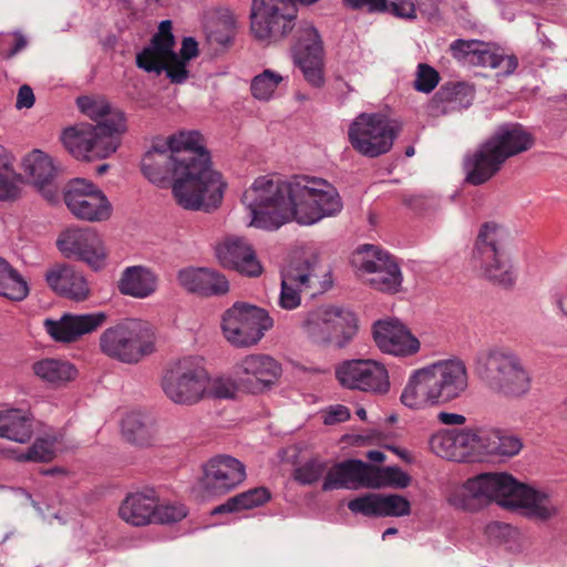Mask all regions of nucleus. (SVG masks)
I'll return each mask as SVG.
<instances>
[{
	"label": "nucleus",
	"mask_w": 567,
	"mask_h": 567,
	"mask_svg": "<svg viewBox=\"0 0 567 567\" xmlns=\"http://www.w3.org/2000/svg\"><path fill=\"white\" fill-rule=\"evenodd\" d=\"M29 293L27 282L9 262L0 258V296L13 300H23Z\"/></svg>",
	"instance_id": "nucleus-41"
},
{
	"label": "nucleus",
	"mask_w": 567,
	"mask_h": 567,
	"mask_svg": "<svg viewBox=\"0 0 567 567\" xmlns=\"http://www.w3.org/2000/svg\"><path fill=\"white\" fill-rule=\"evenodd\" d=\"M373 337L382 352L396 357L411 355L420 349V341L394 319L378 321L373 327Z\"/></svg>",
	"instance_id": "nucleus-23"
},
{
	"label": "nucleus",
	"mask_w": 567,
	"mask_h": 567,
	"mask_svg": "<svg viewBox=\"0 0 567 567\" xmlns=\"http://www.w3.org/2000/svg\"><path fill=\"white\" fill-rule=\"evenodd\" d=\"M396 532L395 528L390 527L383 532L382 538L385 539L388 536L396 534Z\"/></svg>",
	"instance_id": "nucleus-62"
},
{
	"label": "nucleus",
	"mask_w": 567,
	"mask_h": 567,
	"mask_svg": "<svg viewBox=\"0 0 567 567\" xmlns=\"http://www.w3.org/2000/svg\"><path fill=\"white\" fill-rule=\"evenodd\" d=\"M394 257L386 250L375 245H362L352 254L351 264L357 275L368 285L369 276L381 269L388 275L393 270Z\"/></svg>",
	"instance_id": "nucleus-32"
},
{
	"label": "nucleus",
	"mask_w": 567,
	"mask_h": 567,
	"mask_svg": "<svg viewBox=\"0 0 567 567\" xmlns=\"http://www.w3.org/2000/svg\"><path fill=\"white\" fill-rule=\"evenodd\" d=\"M34 103V94L30 86L22 85L18 92L17 96V107L23 109V107H31Z\"/></svg>",
	"instance_id": "nucleus-58"
},
{
	"label": "nucleus",
	"mask_w": 567,
	"mask_h": 567,
	"mask_svg": "<svg viewBox=\"0 0 567 567\" xmlns=\"http://www.w3.org/2000/svg\"><path fill=\"white\" fill-rule=\"evenodd\" d=\"M219 264L247 277H258L262 266L251 245L244 238L229 236L216 247Z\"/></svg>",
	"instance_id": "nucleus-22"
},
{
	"label": "nucleus",
	"mask_w": 567,
	"mask_h": 567,
	"mask_svg": "<svg viewBox=\"0 0 567 567\" xmlns=\"http://www.w3.org/2000/svg\"><path fill=\"white\" fill-rule=\"evenodd\" d=\"M533 145L532 135L519 124L499 126L495 133L465 162L466 179L481 185L494 176L504 162L527 151Z\"/></svg>",
	"instance_id": "nucleus-5"
},
{
	"label": "nucleus",
	"mask_w": 567,
	"mask_h": 567,
	"mask_svg": "<svg viewBox=\"0 0 567 567\" xmlns=\"http://www.w3.org/2000/svg\"><path fill=\"white\" fill-rule=\"evenodd\" d=\"M61 450V442L55 436L47 435L39 437L28 450L18 458L20 461L50 462Z\"/></svg>",
	"instance_id": "nucleus-44"
},
{
	"label": "nucleus",
	"mask_w": 567,
	"mask_h": 567,
	"mask_svg": "<svg viewBox=\"0 0 567 567\" xmlns=\"http://www.w3.org/2000/svg\"><path fill=\"white\" fill-rule=\"evenodd\" d=\"M243 205L249 212V226L275 230L296 221L313 225L341 212V197L333 185L308 175L281 179L257 177L244 192Z\"/></svg>",
	"instance_id": "nucleus-2"
},
{
	"label": "nucleus",
	"mask_w": 567,
	"mask_h": 567,
	"mask_svg": "<svg viewBox=\"0 0 567 567\" xmlns=\"http://www.w3.org/2000/svg\"><path fill=\"white\" fill-rule=\"evenodd\" d=\"M33 433L32 415L27 409H2L0 410V436L25 443Z\"/></svg>",
	"instance_id": "nucleus-34"
},
{
	"label": "nucleus",
	"mask_w": 567,
	"mask_h": 567,
	"mask_svg": "<svg viewBox=\"0 0 567 567\" xmlns=\"http://www.w3.org/2000/svg\"><path fill=\"white\" fill-rule=\"evenodd\" d=\"M33 374L52 388H61L78 377V369L63 359L45 358L32 364Z\"/></svg>",
	"instance_id": "nucleus-35"
},
{
	"label": "nucleus",
	"mask_w": 567,
	"mask_h": 567,
	"mask_svg": "<svg viewBox=\"0 0 567 567\" xmlns=\"http://www.w3.org/2000/svg\"><path fill=\"white\" fill-rule=\"evenodd\" d=\"M76 105L96 124L80 123L64 128L61 134L64 148L84 162L110 157L120 147L121 137L127 130L125 115L100 95L79 96Z\"/></svg>",
	"instance_id": "nucleus-3"
},
{
	"label": "nucleus",
	"mask_w": 567,
	"mask_h": 567,
	"mask_svg": "<svg viewBox=\"0 0 567 567\" xmlns=\"http://www.w3.org/2000/svg\"><path fill=\"white\" fill-rule=\"evenodd\" d=\"M268 499L269 493L266 488H252L230 498L225 505L218 508V512L249 509L262 505Z\"/></svg>",
	"instance_id": "nucleus-45"
},
{
	"label": "nucleus",
	"mask_w": 567,
	"mask_h": 567,
	"mask_svg": "<svg viewBox=\"0 0 567 567\" xmlns=\"http://www.w3.org/2000/svg\"><path fill=\"white\" fill-rule=\"evenodd\" d=\"M303 332L319 344L344 346L357 332L353 312L333 306H322L303 315Z\"/></svg>",
	"instance_id": "nucleus-14"
},
{
	"label": "nucleus",
	"mask_w": 567,
	"mask_h": 567,
	"mask_svg": "<svg viewBox=\"0 0 567 567\" xmlns=\"http://www.w3.org/2000/svg\"><path fill=\"white\" fill-rule=\"evenodd\" d=\"M246 478V467L227 454H218L207 460L202 466L198 484L209 496H220L229 493Z\"/></svg>",
	"instance_id": "nucleus-19"
},
{
	"label": "nucleus",
	"mask_w": 567,
	"mask_h": 567,
	"mask_svg": "<svg viewBox=\"0 0 567 567\" xmlns=\"http://www.w3.org/2000/svg\"><path fill=\"white\" fill-rule=\"evenodd\" d=\"M27 45L25 38L20 33L6 34L0 40V53L7 58L12 56Z\"/></svg>",
	"instance_id": "nucleus-55"
},
{
	"label": "nucleus",
	"mask_w": 567,
	"mask_h": 567,
	"mask_svg": "<svg viewBox=\"0 0 567 567\" xmlns=\"http://www.w3.org/2000/svg\"><path fill=\"white\" fill-rule=\"evenodd\" d=\"M430 447L442 458L473 462L472 426L440 430L431 436Z\"/></svg>",
	"instance_id": "nucleus-24"
},
{
	"label": "nucleus",
	"mask_w": 567,
	"mask_h": 567,
	"mask_svg": "<svg viewBox=\"0 0 567 567\" xmlns=\"http://www.w3.org/2000/svg\"><path fill=\"white\" fill-rule=\"evenodd\" d=\"M339 382L349 389L373 393H386L390 389L385 367L374 360H352L341 364L336 371Z\"/></svg>",
	"instance_id": "nucleus-20"
},
{
	"label": "nucleus",
	"mask_w": 567,
	"mask_h": 567,
	"mask_svg": "<svg viewBox=\"0 0 567 567\" xmlns=\"http://www.w3.org/2000/svg\"><path fill=\"white\" fill-rule=\"evenodd\" d=\"M353 9H364L369 12L391 11L396 17L414 18L415 6L412 0H343Z\"/></svg>",
	"instance_id": "nucleus-39"
},
{
	"label": "nucleus",
	"mask_w": 567,
	"mask_h": 567,
	"mask_svg": "<svg viewBox=\"0 0 567 567\" xmlns=\"http://www.w3.org/2000/svg\"><path fill=\"white\" fill-rule=\"evenodd\" d=\"M507 509L517 511L535 522H548L559 513L558 502L548 493L516 481Z\"/></svg>",
	"instance_id": "nucleus-21"
},
{
	"label": "nucleus",
	"mask_w": 567,
	"mask_h": 567,
	"mask_svg": "<svg viewBox=\"0 0 567 567\" xmlns=\"http://www.w3.org/2000/svg\"><path fill=\"white\" fill-rule=\"evenodd\" d=\"M378 516H405L410 514V502L396 494L382 495L379 494Z\"/></svg>",
	"instance_id": "nucleus-48"
},
{
	"label": "nucleus",
	"mask_w": 567,
	"mask_h": 567,
	"mask_svg": "<svg viewBox=\"0 0 567 567\" xmlns=\"http://www.w3.org/2000/svg\"><path fill=\"white\" fill-rule=\"evenodd\" d=\"M56 246L66 258L82 261L95 271L106 266L109 250L103 236L94 228H68L60 234Z\"/></svg>",
	"instance_id": "nucleus-16"
},
{
	"label": "nucleus",
	"mask_w": 567,
	"mask_h": 567,
	"mask_svg": "<svg viewBox=\"0 0 567 567\" xmlns=\"http://www.w3.org/2000/svg\"><path fill=\"white\" fill-rule=\"evenodd\" d=\"M509 528L508 525H502L497 522H494V523H491L486 526V534L488 536H492L494 535L496 532H503V530H507Z\"/></svg>",
	"instance_id": "nucleus-60"
},
{
	"label": "nucleus",
	"mask_w": 567,
	"mask_h": 567,
	"mask_svg": "<svg viewBox=\"0 0 567 567\" xmlns=\"http://www.w3.org/2000/svg\"><path fill=\"white\" fill-rule=\"evenodd\" d=\"M157 287V274L142 265L126 267L117 280L118 291L136 299L148 298L155 293Z\"/></svg>",
	"instance_id": "nucleus-31"
},
{
	"label": "nucleus",
	"mask_w": 567,
	"mask_h": 567,
	"mask_svg": "<svg viewBox=\"0 0 567 567\" xmlns=\"http://www.w3.org/2000/svg\"><path fill=\"white\" fill-rule=\"evenodd\" d=\"M107 168H109V165H106V164H103V165L99 166L97 167V174L99 175L104 174L107 171Z\"/></svg>",
	"instance_id": "nucleus-64"
},
{
	"label": "nucleus",
	"mask_w": 567,
	"mask_h": 567,
	"mask_svg": "<svg viewBox=\"0 0 567 567\" xmlns=\"http://www.w3.org/2000/svg\"><path fill=\"white\" fill-rule=\"evenodd\" d=\"M235 30L236 21L234 17L231 14H225L219 19L216 30L210 31L209 39L219 44L226 45L234 38Z\"/></svg>",
	"instance_id": "nucleus-53"
},
{
	"label": "nucleus",
	"mask_w": 567,
	"mask_h": 567,
	"mask_svg": "<svg viewBox=\"0 0 567 567\" xmlns=\"http://www.w3.org/2000/svg\"><path fill=\"white\" fill-rule=\"evenodd\" d=\"M439 420L443 424L447 425H461L465 422V417L463 415L447 412H441L439 414Z\"/></svg>",
	"instance_id": "nucleus-59"
},
{
	"label": "nucleus",
	"mask_w": 567,
	"mask_h": 567,
	"mask_svg": "<svg viewBox=\"0 0 567 567\" xmlns=\"http://www.w3.org/2000/svg\"><path fill=\"white\" fill-rule=\"evenodd\" d=\"M281 364L266 353H249L241 357L231 368L240 390L261 393L270 389L281 377Z\"/></svg>",
	"instance_id": "nucleus-17"
},
{
	"label": "nucleus",
	"mask_w": 567,
	"mask_h": 567,
	"mask_svg": "<svg viewBox=\"0 0 567 567\" xmlns=\"http://www.w3.org/2000/svg\"><path fill=\"white\" fill-rule=\"evenodd\" d=\"M187 516V508L184 504L177 501H163L158 502L155 496L154 505V523L157 524H174L181 522Z\"/></svg>",
	"instance_id": "nucleus-47"
},
{
	"label": "nucleus",
	"mask_w": 567,
	"mask_h": 567,
	"mask_svg": "<svg viewBox=\"0 0 567 567\" xmlns=\"http://www.w3.org/2000/svg\"><path fill=\"white\" fill-rule=\"evenodd\" d=\"M473 462H481L496 451L497 430L472 426Z\"/></svg>",
	"instance_id": "nucleus-43"
},
{
	"label": "nucleus",
	"mask_w": 567,
	"mask_h": 567,
	"mask_svg": "<svg viewBox=\"0 0 567 567\" xmlns=\"http://www.w3.org/2000/svg\"><path fill=\"white\" fill-rule=\"evenodd\" d=\"M396 125L381 114L362 113L351 123L348 135L354 150L375 157L386 153L396 136Z\"/></svg>",
	"instance_id": "nucleus-15"
},
{
	"label": "nucleus",
	"mask_w": 567,
	"mask_h": 567,
	"mask_svg": "<svg viewBox=\"0 0 567 567\" xmlns=\"http://www.w3.org/2000/svg\"><path fill=\"white\" fill-rule=\"evenodd\" d=\"M155 337L148 322L126 319L105 329L99 347L103 354L122 363H137L154 351Z\"/></svg>",
	"instance_id": "nucleus-10"
},
{
	"label": "nucleus",
	"mask_w": 567,
	"mask_h": 567,
	"mask_svg": "<svg viewBox=\"0 0 567 567\" xmlns=\"http://www.w3.org/2000/svg\"><path fill=\"white\" fill-rule=\"evenodd\" d=\"M181 287L203 297L224 296L229 291L225 275L213 268L187 267L177 274Z\"/></svg>",
	"instance_id": "nucleus-27"
},
{
	"label": "nucleus",
	"mask_w": 567,
	"mask_h": 567,
	"mask_svg": "<svg viewBox=\"0 0 567 567\" xmlns=\"http://www.w3.org/2000/svg\"><path fill=\"white\" fill-rule=\"evenodd\" d=\"M368 488L379 489L383 487L404 488L409 486L411 477L408 473L396 466H372L369 465Z\"/></svg>",
	"instance_id": "nucleus-40"
},
{
	"label": "nucleus",
	"mask_w": 567,
	"mask_h": 567,
	"mask_svg": "<svg viewBox=\"0 0 567 567\" xmlns=\"http://www.w3.org/2000/svg\"><path fill=\"white\" fill-rule=\"evenodd\" d=\"M466 388L465 364L460 360H443L412 371L400 402L410 410H426L457 399Z\"/></svg>",
	"instance_id": "nucleus-4"
},
{
	"label": "nucleus",
	"mask_w": 567,
	"mask_h": 567,
	"mask_svg": "<svg viewBox=\"0 0 567 567\" xmlns=\"http://www.w3.org/2000/svg\"><path fill=\"white\" fill-rule=\"evenodd\" d=\"M523 444L520 440L511 434H506L501 430H497V439H496V451H494V455L497 456H514L518 454L522 450Z\"/></svg>",
	"instance_id": "nucleus-54"
},
{
	"label": "nucleus",
	"mask_w": 567,
	"mask_h": 567,
	"mask_svg": "<svg viewBox=\"0 0 567 567\" xmlns=\"http://www.w3.org/2000/svg\"><path fill=\"white\" fill-rule=\"evenodd\" d=\"M142 172L154 185L172 187L176 203L188 210L217 208L225 182L212 169L204 137L197 131H179L153 145L142 159Z\"/></svg>",
	"instance_id": "nucleus-1"
},
{
	"label": "nucleus",
	"mask_w": 567,
	"mask_h": 567,
	"mask_svg": "<svg viewBox=\"0 0 567 567\" xmlns=\"http://www.w3.org/2000/svg\"><path fill=\"white\" fill-rule=\"evenodd\" d=\"M48 286L58 295L75 301L90 296V286L84 275L73 266L56 264L45 275Z\"/></svg>",
	"instance_id": "nucleus-29"
},
{
	"label": "nucleus",
	"mask_w": 567,
	"mask_h": 567,
	"mask_svg": "<svg viewBox=\"0 0 567 567\" xmlns=\"http://www.w3.org/2000/svg\"><path fill=\"white\" fill-rule=\"evenodd\" d=\"M272 327L274 319L266 309L247 302H235L221 315L223 337L239 349L258 344Z\"/></svg>",
	"instance_id": "nucleus-13"
},
{
	"label": "nucleus",
	"mask_w": 567,
	"mask_h": 567,
	"mask_svg": "<svg viewBox=\"0 0 567 567\" xmlns=\"http://www.w3.org/2000/svg\"><path fill=\"white\" fill-rule=\"evenodd\" d=\"M122 432L127 441L137 445H146L152 440V429L146 416L140 412H131L122 420Z\"/></svg>",
	"instance_id": "nucleus-42"
},
{
	"label": "nucleus",
	"mask_w": 567,
	"mask_h": 567,
	"mask_svg": "<svg viewBox=\"0 0 567 567\" xmlns=\"http://www.w3.org/2000/svg\"><path fill=\"white\" fill-rule=\"evenodd\" d=\"M64 202L76 218L86 221L107 220L113 210L105 194L96 185L82 178L70 182Z\"/></svg>",
	"instance_id": "nucleus-18"
},
{
	"label": "nucleus",
	"mask_w": 567,
	"mask_h": 567,
	"mask_svg": "<svg viewBox=\"0 0 567 567\" xmlns=\"http://www.w3.org/2000/svg\"><path fill=\"white\" fill-rule=\"evenodd\" d=\"M450 50L457 60L474 65L501 69L504 73H512L517 68V59L491 51L487 45L476 40H456L451 43Z\"/></svg>",
	"instance_id": "nucleus-25"
},
{
	"label": "nucleus",
	"mask_w": 567,
	"mask_h": 567,
	"mask_svg": "<svg viewBox=\"0 0 567 567\" xmlns=\"http://www.w3.org/2000/svg\"><path fill=\"white\" fill-rule=\"evenodd\" d=\"M473 99V86L464 82L446 83L435 94V100L442 104L444 112L466 109Z\"/></svg>",
	"instance_id": "nucleus-37"
},
{
	"label": "nucleus",
	"mask_w": 567,
	"mask_h": 567,
	"mask_svg": "<svg viewBox=\"0 0 567 567\" xmlns=\"http://www.w3.org/2000/svg\"><path fill=\"white\" fill-rule=\"evenodd\" d=\"M171 29V21L161 22L151 44L137 54L136 63L147 72L166 71L171 82L183 83L188 78L186 63L198 54V44L193 38H185L181 55H177L173 50L174 37Z\"/></svg>",
	"instance_id": "nucleus-7"
},
{
	"label": "nucleus",
	"mask_w": 567,
	"mask_h": 567,
	"mask_svg": "<svg viewBox=\"0 0 567 567\" xmlns=\"http://www.w3.org/2000/svg\"><path fill=\"white\" fill-rule=\"evenodd\" d=\"M378 499L379 494L368 493L349 501L348 508L354 514L378 516Z\"/></svg>",
	"instance_id": "nucleus-51"
},
{
	"label": "nucleus",
	"mask_w": 567,
	"mask_h": 567,
	"mask_svg": "<svg viewBox=\"0 0 567 567\" xmlns=\"http://www.w3.org/2000/svg\"><path fill=\"white\" fill-rule=\"evenodd\" d=\"M439 80L440 75L432 66L421 63L416 70L414 87L420 92L429 93L437 85Z\"/></svg>",
	"instance_id": "nucleus-52"
},
{
	"label": "nucleus",
	"mask_w": 567,
	"mask_h": 567,
	"mask_svg": "<svg viewBox=\"0 0 567 567\" xmlns=\"http://www.w3.org/2000/svg\"><path fill=\"white\" fill-rule=\"evenodd\" d=\"M350 417L348 408L343 405H334L326 410L323 413V422L327 425H333L347 421Z\"/></svg>",
	"instance_id": "nucleus-56"
},
{
	"label": "nucleus",
	"mask_w": 567,
	"mask_h": 567,
	"mask_svg": "<svg viewBox=\"0 0 567 567\" xmlns=\"http://www.w3.org/2000/svg\"><path fill=\"white\" fill-rule=\"evenodd\" d=\"M369 464L359 460H347L332 465L322 484L323 491L339 488H368Z\"/></svg>",
	"instance_id": "nucleus-30"
},
{
	"label": "nucleus",
	"mask_w": 567,
	"mask_h": 567,
	"mask_svg": "<svg viewBox=\"0 0 567 567\" xmlns=\"http://www.w3.org/2000/svg\"><path fill=\"white\" fill-rule=\"evenodd\" d=\"M23 184V176L16 172L12 156L0 146V200L17 199Z\"/></svg>",
	"instance_id": "nucleus-36"
},
{
	"label": "nucleus",
	"mask_w": 567,
	"mask_h": 567,
	"mask_svg": "<svg viewBox=\"0 0 567 567\" xmlns=\"http://www.w3.org/2000/svg\"><path fill=\"white\" fill-rule=\"evenodd\" d=\"M208 384L206 385V398L228 399L233 398L237 390H240L236 378L216 377L208 374Z\"/></svg>",
	"instance_id": "nucleus-49"
},
{
	"label": "nucleus",
	"mask_w": 567,
	"mask_h": 567,
	"mask_svg": "<svg viewBox=\"0 0 567 567\" xmlns=\"http://www.w3.org/2000/svg\"><path fill=\"white\" fill-rule=\"evenodd\" d=\"M367 457L372 462L382 463L385 460V455L383 452L378 450H372L367 453Z\"/></svg>",
	"instance_id": "nucleus-61"
},
{
	"label": "nucleus",
	"mask_w": 567,
	"mask_h": 567,
	"mask_svg": "<svg viewBox=\"0 0 567 567\" xmlns=\"http://www.w3.org/2000/svg\"><path fill=\"white\" fill-rule=\"evenodd\" d=\"M368 285L379 291L396 293L402 285V272L396 259H393V270L388 275L381 269L368 278Z\"/></svg>",
	"instance_id": "nucleus-46"
},
{
	"label": "nucleus",
	"mask_w": 567,
	"mask_h": 567,
	"mask_svg": "<svg viewBox=\"0 0 567 567\" xmlns=\"http://www.w3.org/2000/svg\"><path fill=\"white\" fill-rule=\"evenodd\" d=\"M357 415L361 419V420H365L367 417V411L362 408L358 409L357 410Z\"/></svg>",
	"instance_id": "nucleus-63"
},
{
	"label": "nucleus",
	"mask_w": 567,
	"mask_h": 567,
	"mask_svg": "<svg viewBox=\"0 0 567 567\" xmlns=\"http://www.w3.org/2000/svg\"><path fill=\"white\" fill-rule=\"evenodd\" d=\"M550 299L557 316L567 323V288L554 291Z\"/></svg>",
	"instance_id": "nucleus-57"
},
{
	"label": "nucleus",
	"mask_w": 567,
	"mask_h": 567,
	"mask_svg": "<svg viewBox=\"0 0 567 567\" xmlns=\"http://www.w3.org/2000/svg\"><path fill=\"white\" fill-rule=\"evenodd\" d=\"M516 481L507 473H483L453 487L447 502L467 512H476L493 502L508 508Z\"/></svg>",
	"instance_id": "nucleus-8"
},
{
	"label": "nucleus",
	"mask_w": 567,
	"mask_h": 567,
	"mask_svg": "<svg viewBox=\"0 0 567 567\" xmlns=\"http://www.w3.org/2000/svg\"><path fill=\"white\" fill-rule=\"evenodd\" d=\"M24 175L29 178L42 195L50 202L58 196V187L54 184L58 167L53 158L40 150L28 153L21 163Z\"/></svg>",
	"instance_id": "nucleus-26"
},
{
	"label": "nucleus",
	"mask_w": 567,
	"mask_h": 567,
	"mask_svg": "<svg viewBox=\"0 0 567 567\" xmlns=\"http://www.w3.org/2000/svg\"><path fill=\"white\" fill-rule=\"evenodd\" d=\"M155 496L153 491L128 494L120 505V517L133 526L154 523Z\"/></svg>",
	"instance_id": "nucleus-33"
},
{
	"label": "nucleus",
	"mask_w": 567,
	"mask_h": 567,
	"mask_svg": "<svg viewBox=\"0 0 567 567\" xmlns=\"http://www.w3.org/2000/svg\"><path fill=\"white\" fill-rule=\"evenodd\" d=\"M106 316L102 312L86 315H64L60 320H45L47 332L60 342H72L90 333L104 323Z\"/></svg>",
	"instance_id": "nucleus-28"
},
{
	"label": "nucleus",
	"mask_w": 567,
	"mask_h": 567,
	"mask_svg": "<svg viewBox=\"0 0 567 567\" xmlns=\"http://www.w3.org/2000/svg\"><path fill=\"white\" fill-rule=\"evenodd\" d=\"M208 371L200 355H186L174 362L163 374L161 386L175 404L192 406L206 399Z\"/></svg>",
	"instance_id": "nucleus-12"
},
{
	"label": "nucleus",
	"mask_w": 567,
	"mask_h": 567,
	"mask_svg": "<svg viewBox=\"0 0 567 567\" xmlns=\"http://www.w3.org/2000/svg\"><path fill=\"white\" fill-rule=\"evenodd\" d=\"M505 236L506 231L501 225L484 223L476 237L472 262L484 278L508 287L514 284L516 274L503 247Z\"/></svg>",
	"instance_id": "nucleus-11"
},
{
	"label": "nucleus",
	"mask_w": 567,
	"mask_h": 567,
	"mask_svg": "<svg viewBox=\"0 0 567 567\" xmlns=\"http://www.w3.org/2000/svg\"><path fill=\"white\" fill-rule=\"evenodd\" d=\"M477 373L494 393L505 399H522L532 389L529 370L511 349H491L478 360Z\"/></svg>",
	"instance_id": "nucleus-6"
},
{
	"label": "nucleus",
	"mask_w": 567,
	"mask_h": 567,
	"mask_svg": "<svg viewBox=\"0 0 567 567\" xmlns=\"http://www.w3.org/2000/svg\"><path fill=\"white\" fill-rule=\"evenodd\" d=\"M331 285L330 266L322 262L317 252L310 251L302 260L293 261L282 270L279 306L285 310H293L301 303L302 291L321 293Z\"/></svg>",
	"instance_id": "nucleus-9"
},
{
	"label": "nucleus",
	"mask_w": 567,
	"mask_h": 567,
	"mask_svg": "<svg viewBox=\"0 0 567 567\" xmlns=\"http://www.w3.org/2000/svg\"><path fill=\"white\" fill-rule=\"evenodd\" d=\"M328 470L326 461L311 458L296 470V480L303 484H312L327 474Z\"/></svg>",
	"instance_id": "nucleus-50"
},
{
	"label": "nucleus",
	"mask_w": 567,
	"mask_h": 567,
	"mask_svg": "<svg viewBox=\"0 0 567 567\" xmlns=\"http://www.w3.org/2000/svg\"><path fill=\"white\" fill-rule=\"evenodd\" d=\"M286 76L271 69H266L254 76L250 91L255 99L267 102L279 96L281 89L286 86Z\"/></svg>",
	"instance_id": "nucleus-38"
}]
</instances>
